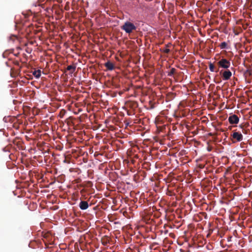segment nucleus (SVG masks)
Returning <instances> with one entry per match:
<instances>
[{
  "label": "nucleus",
  "instance_id": "f257e3e1",
  "mask_svg": "<svg viewBox=\"0 0 252 252\" xmlns=\"http://www.w3.org/2000/svg\"><path fill=\"white\" fill-rule=\"evenodd\" d=\"M121 29L125 31L127 33H130L136 29V26L130 22H126L121 26Z\"/></svg>",
  "mask_w": 252,
  "mask_h": 252
},
{
  "label": "nucleus",
  "instance_id": "f03ea898",
  "mask_svg": "<svg viewBox=\"0 0 252 252\" xmlns=\"http://www.w3.org/2000/svg\"><path fill=\"white\" fill-rule=\"evenodd\" d=\"M231 137L233 143L240 142L243 139V136L241 133V131H237V130L233 131V133L231 134Z\"/></svg>",
  "mask_w": 252,
  "mask_h": 252
},
{
  "label": "nucleus",
  "instance_id": "7ed1b4c3",
  "mask_svg": "<svg viewBox=\"0 0 252 252\" xmlns=\"http://www.w3.org/2000/svg\"><path fill=\"white\" fill-rule=\"evenodd\" d=\"M218 64L220 67L224 69H227L230 66V62L225 59H221L218 62Z\"/></svg>",
  "mask_w": 252,
  "mask_h": 252
},
{
  "label": "nucleus",
  "instance_id": "20e7f679",
  "mask_svg": "<svg viewBox=\"0 0 252 252\" xmlns=\"http://www.w3.org/2000/svg\"><path fill=\"white\" fill-rule=\"evenodd\" d=\"M220 74H221L223 80H228L230 79L232 75V73L229 70H226L222 72V70L220 71Z\"/></svg>",
  "mask_w": 252,
  "mask_h": 252
},
{
  "label": "nucleus",
  "instance_id": "39448f33",
  "mask_svg": "<svg viewBox=\"0 0 252 252\" xmlns=\"http://www.w3.org/2000/svg\"><path fill=\"white\" fill-rule=\"evenodd\" d=\"M239 121V118L235 114L232 115L228 117V122L230 124H237Z\"/></svg>",
  "mask_w": 252,
  "mask_h": 252
},
{
  "label": "nucleus",
  "instance_id": "423d86ee",
  "mask_svg": "<svg viewBox=\"0 0 252 252\" xmlns=\"http://www.w3.org/2000/svg\"><path fill=\"white\" fill-rule=\"evenodd\" d=\"M80 208L81 210H86L89 207L88 203L86 201H81L79 205Z\"/></svg>",
  "mask_w": 252,
  "mask_h": 252
},
{
  "label": "nucleus",
  "instance_id": "0eeeda50",
  "mask_svg": "<svg viewBox=\"0 0 252 252\" xmlns=\"http://www.w3.org/2000/svg\"><path fill=\"white\" fill-rule=\"evenodd\" d=\"M105 66L110 70H112L114 68L113 63L110 62H107L105 63Z\"/></svg>",
  "mask_w": 252,
  "mask_h": 252
},
{
  "label": "nucleus",
  "instance_id": "6e6552de",
  "mask_svg": "<svg viewBox=\"0 0 252 252\" xmlns=\"http://www.w3.org/2000/svg\"><path fill=\"white\" fill-rule=\"evenodd\" d=\"M32 74L36 78H39L41 76V70L39 69L34 70Z\"/></svg>",
  "mask_w": 252,
  "mask_h": 252
},
{
  "label": "nucleus",
  "instance_id": "1a4fd4ad",
  "mask_svg": "<svg viewBox=\"0 0 252 252\" xmlns=\"http://www.w3.org/2000/svg\"><path fill=\"white\" fill-rule=\"evenodd\" d=\"M75 69H76V66L72 65L67 66V67L66 68L67 70H71V73H73V72L75 70Z\"/></svg>",
  "mask_w": 252,
  "mask_h": 252
},
{
  "label": "nucleus",
  "instance_id": "9d476101",
  "mask_svg": "<svg viewBox=\"0 0 252 252\" xmlns=\"http://www.w3.org/2000/svg\"><path fill=\"white\" fill-rule=\"evenodd\" d=\"M209 69L212 72H214V71H216V72H218V70H216V71H215V66L212 63H209Z\"/></svg>",
  "mask_w": 252,
  "mask_h": 252
},
{
  "label": "nucleus",
  "instance_id": "9b49d317",
  "mask_svg": "<svg viewBox=\"0 0 252 252\" xmlns=\"http://www.w3.org/2000/svg\"><path fill=\"white\" fill-rule=\"evenodd\" d=\"M176 72V69L174 68H172L170 71L168 73V76H172Z\"/></svg>",
  "mask_w": 252,
  "mask_h": 252
},
{
  "label": "nucleus",
  "instance_id": "f8f14e48",
  "mask_svg": "<svg viewBox=\"0 0 252 252\" xmlns=\"http://www.w3.org/2000/svg\"><path fill=\"white\" fill-rule=\"evenodd\" d=\"M227 44L225 42H223L221 43V44L220 45V47L221 49H225L227 47Z\"/></svg>",
  "mask_w": 252,
  "mask_h": 252
},
{
  "label": "nucleus",
  "instance_id": "ddd939ff",
  "mask_svg": "<svg viewBox=\"0 0 252 252\" xmlns=\"http://www.w3.org/2000/svg\"><path fill=\"white\" fill-rule=\"evenodd\" d=\"M239 127L241 128L242 132L245 134L247 133V130L244 128V126L241 124L239 126Z\"/></svg>",
  "mask_w": 252,
  "mask_h": 252
},
{
  "label": "nucleus",
  "instance_id": "4468645a",
  "mask_svg": "<svg viewBox=\"0 0 252 252\" xmlns=\"http://www.w3.org/2000/svg\"><path fill=\"white\" fill-rule=\"evenodd\" d=\"M162 52H163L164 53H166V54H168L170 52V49L167 48H166L165 49H162Z\"/></svg>",
  "mask_w": 252,
  "mask_h": 252
},
{
  "label": "nucleus",
  "instance_id": "2eb2a0df",
  "mask_svg": "<svg viewBox=\"0 0 252 252\" xmlns=\"http://www.w3.org/2000/svg\"><path fill=\"white\" fill-rule=\"evenodd\" d=\"M246 73H248V74H249V75H251V71L249 70H247V71H246Z\"/></svg>",
  "mask_w": 252,
  "mask_h": 252
}]
</instances>
